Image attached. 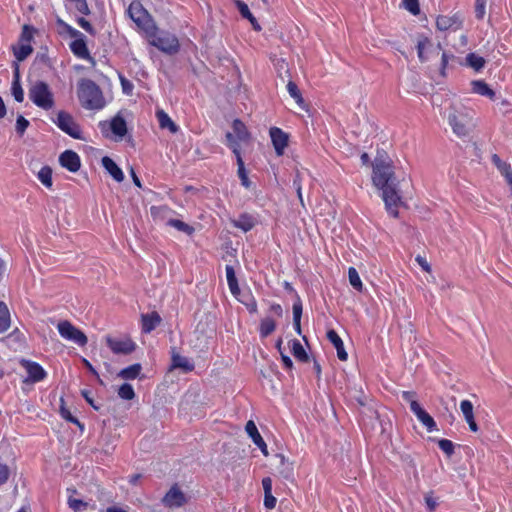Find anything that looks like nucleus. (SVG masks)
Segmentation results:
<instances>
[{"mask_svg": "<svg viewBox=\"0 0 512 512\" xmlns=\"http://www.w3.org/2000/svg\"><path fill=\"white\" fill-rule=\"evenodd\" d=\"M373 184L378 188L397 184L392 163L389 159L376 157L373 164Z\"/></svg>", "mask_w": 512, "mask_h": 512, "instance_id": "nucleus-3", "label": "nucleus"}, {"mask_svg": "<svg viewBox=\"0 0 512 512\" xmlns=\"http://www.w3.org/2000/svg\"><path fill=\"white\" fill-rule=\"evenodd\" d=\"M276 498L272 495V493L264 494V506L267 509H273L276 506Z\"/></svg>", "mask_w": 512, "mask_h": 512, "instance_id": "nucleus-60", "label": "nucleus"}, {"mask_svg": "<svg viewBox=\"0 0 512 512\" xmlns=\"http://www.w3.org/2000/svg\"><path fill=\"white\" fill-rule=\"evenodd\" d=\"M9 474H10V471H9L8 466L6 464H3L0 462V485L7 482L8 478H9Z\"/></svg>", "mask_w": 512, "mask_h": 512, "instance_id": "nucleus-57", "label": "nucleus"}, {"mask_svg": "<svg viewBox=\"0 0 512 512\" xmlns=\"http://www.w3.org/2000/svg\"><path fill=\"white\" fill-rule=\"evenodd\" d=\"M118 395L124 400H132L135 397V392L131 384L124 383L119 387Z\"/></svg>", "mask_w": 512, "mask_h": 512, "instance_id": "nucleus-45", "label": "nucleus"}, {"mask_svg": "<svg viewBox=\"0 0 512 512\" xmlns=\"http://www.w3.org/2000/svg\"><path fill=\"white\" fill-rule=\"evenodd\" d=\"M472 91L481 96L488 97L493 99L495 97V92L482 80H475L471 82Z\"/></svg>", "mask_w": 512, "mask_h": 512, "instance_id": "nucleus-29", "label": "nucleus"}, {"mask_svg": "<svg viewBox=\"0 0 512 512\" xmlns=\"http://www.w3.org/2000/svg\"><path fill=\"white\" fill-rule=\"evenodd\" d=\"M455 24V20L449 16H439L436 20V26L439 30H448Z\"/></svg>", "mask_w": 512, "mask_h": 512, "instance_id": "nucleus-47", "label": "nucleus"}, {"mask_svg": "<svg viewBox=\"0 0 512 512\" xmlns=\"http://www.w3.org/2000/svg\"><path fill=\"white\" fill-rule=\"evenodd\" d=\"M405 9H407L413 15H417L420 12L418 0H403Z\"/></svg>", "mask_w": 512, "mask_h": 512, "instance_id": "nucleus-53", "label": "nucleus"}, {"mask_svg": "<svg viewBox=\"0 0 512 512\" xmlns=\"http://www.w3.org/2000/svg\"><path fill=\"white\" fill-rule=\"evenodd\" d=\"M287 91L290 94V96L296 101V103L299 106H302L304 103V100L302 98V95L297 87V85L293 81H289L287 83Z\"/></svg>", "mask_w": 512, "mask_h": 512, "instance_id": "nucleus-43", "label": "nucleus"}, {"mask_svg": "<svg viewBox=\"0 0 512 512\" xmlns=\"http://www.w3.org/2000/svg\"><path fill=\"white\" fill-rule=\"evenodd\" d=\"M67 504L69 508H71L74 512H80L82 510H85L89 504L87 502H84L80 499H76L73 497H69Z\"/></svg>", "mask_w": 512, "mask_h": 512, "instance_id": "nucleus-49", "label": "nucleus"}, {"mask_svg": "<svg viewBox=\"0 0 512 512\" xmlns=\"http://www.w3.org/2000/svg\"><path fill=\"white\" fill-rule=\"evenodd\" d=\"M416 261L418 262V264L422 267V269L426 272H430L431 270V267L429 265V263L426 261V259L420 255H418L416 257Z\"/></svg>", "mask_w": 512, "mask_h": 512, "instance_id": "nucleus-64", "label": "nucleus"}, {"mask_svg": "<svg viewBox=\"0 0 512 512\" xmlns=\"http://www.w3.org/2000/svg\"><path fill=\"white\" fill-rule=\"evenodd\" d=\"M33 34H34V29L28 25H24L21 35H20L19 42L31 44Z\"/></svg>", "mask_w": 512, "mask_h": 512, "instance_id": "nucleus-50", "label": "nucleus"}, {"mask_svg": "<svg viewBox=\"0 0 512 512\" xmlns=\"http://www.w3.org/2000/svg\"><path fill=\"white\" fill-rule=\"evenodd\" d=\"M448 122L456 135L466 136L472 127V110L463 106H452Z\"/></svg>", "mask_w": 512, "mask_h": 512, "instance_id": "nucleus-2", "label": "nucleus"}, {"mask_svg": "<svg viewBox=\"0 0 512 512\" xmlns=\"http://www.w3.org/2000/svg\"><path fill=\"white\" fill-rule=\"evenodd\" d=\"M102 166L111 175V177L117 181L122 182L124 180V174L121 168L108 156H104L101 160Z\"/></svg>", "mask_w": 512, "mask_h": 512, "instance_id": "nucleus-21", "label": "nucleus"}, {"mask_svg": "<svg viewBox=\"0 0 512 512\" xmlns=\"http://www.w3.org/2000/svg\"><path fill=\"white\" fill-rule=\"evenodd\" d=\"M77 95L85 109L101 110L106 104L100 87L90 79L79 81Z\"/></svg>", "mask_w": 512, "mask_h": 512, "instance_id": "nucleus-1", "label": "nucleus"}, {"mask_svg": "<svg viewBox=\"0 0 512 512\" xmlns=\"http://www.w3.org/2000/svg\"><path fill=\"white\" fill-rule=\"evenodd\" d=\"M11 92H12L14 99L17 102H19V103L23 102L24 91H23L21 83H20V76H19V72H18L17 68L14 73V78H13L12 86H11Z\"/></svg>", "mask_w": 512, "mask_h": 512, "instance_id": "nucleus-31", "label": "nucleus"}, {"mask_svg": "<svg viewBox=\"0 0 512 512\" xmlns=\"http://www.w3.org/2000/svg\"><path fill=\"white\" fill-rule=\"evenodd\" d=\"M57 330L63 339L79 346H85L88 342L86 335L67 320L58 322Z\"/></svg>", "mask_w": 512, "mask_h": 512, "instance_id": "nucleus-7", "label": "nucleus"}, {"mask_svg": "<svg viewBox=\"0 0 512 512\" xmlns=\"http://www.w3.org/2000/svg\"><path fill=\"white\" fill-rule=\"evenodd\" d=\"M262 486L264 489V494L272 493V480L269 477L263 478Z\"/></svg>", "mask_w": 512, "mask_h": 512, "instance_id": "nucleus-63", "label": "nucleus"}, {"mask_svg": "<svg viewBox=\"0 0 512 512\" xmlns=\"http://www.w3.org/2000/svg\"><path fill=\"white\" fill-rule=\"evenodd\" d=\"M291 351L298 360L307 361L308 355L299 340L294 339L291 341Z\"/></svg>", "mask_w": 512, "mask_h": 512, "instance_id": "nucleus-40", "label": "nucleus"}, {"mask_svg": "<svg viewBox=\"0 0 512 512\" xmlns=\"http://www.w3.org/2000/svg\"><path fill=\"white\" fill-rule=\"evenodd\" d=\"M382 199L385 203L386 211L394 218L398 217V208L402 204L401 196L398 191V183L380 188Z\"/></svg>", "mask_w": 512, "mask_h": 512, "instance_id": "nucleus-8", "label": "nucleus"}, {"mask_svg": "<svg viewBox=\"0 0 512 512\" xmlns=\"http://www.w3.org/2000/svg\"><path fill=\"white\" fill-rule=\"evenodd\" d=\"M413 413L417 417V419L426 427L428 432H432L436 430V422L434 419L420 406V404H415L413 406Z\"/></svg>", "mask_w": 512, "mask_h": 512, "instance_id": "nucleus-20", "label": "nucleus"}, {"mask_svg": "<svg viewBox=\"0 0 512 512\" xmlns=\"http://www.w3.org/2000/svg\"><path fill=\"white\" fill-rule=\"evenodd\" d=\"M151 215L155 220L157 219H165L168 214H170L171 210L166 206H152L151 209Z\"/></svg>", "mask_w": 512, "mask_h": 512, "instance_id": "nucleus-48", "label": "nucleus"}, {"mask_svg": "<svg viewBox=\"0 0 512 512\" xmlns=\"http://www.w3.org/2000/svg\"><path fill=\"white\" fill-rule=\"evenodd\" d=\"M349 282L353 288L361 291L363 288L362 281L357 270L354 267H350L348 270Z\"/></svg>", "mask_w": 512, "mask_h": 512, "instance_id": "nucleus-44", "label": "nucleus"}, {"mask_svg": "<svg viewBox=\"0 0 512 512\" xmlns=\"http://www.w3.org/2000/svg\"><path fill=\"white\" fill-rule=\"evenodd\" d=\"M59 162L62 167L70 172H77L81 166L79 155L72 150L64 151L59 157Z\"/></svg>", "mask_w": 512, "mask_h": 512, "instance_id": "nucleus-16", "label": "nucleus"}, {"mask_svg": "<svg viewBox=\"0 0 512 512\" xmlns=\"http://www.w3.org/2000/svg\"><path fill=\"white\" fill-rule=\"evenodd\" d=\"M243 304L246 305L248 311L250 313H256L257 312V302L256 300L250 295L249 296V300H242V299H239Z\"/></svg>", "mask_w": 512, "mask_h": 512, "instance_id": "nucleus-58", "label": "nucleus"}, {"mask_svg": "<svg viewBox=\"0 0 512 512\" xmlns=\"http://www.w3.org/2000/svg\"><path fill=\"white\" fill-rule=\"evenodd\" d=\"M110 128L112 132L120 138H122L127 133L126 122L120 116H116L112 119L110 123Z\"/></svg>", "mask_w": 512, "mask_h": 512, "instance_id": "nucleus-33", "label": "nucleus"}, {"mask_svg": "<svg viewBox=\"0 0 512 512\" xmlns=\"http://www.w3.org/2000/svg\"><path fill=\"white\" fill-rule=\"evenodd\" d=\"M127 12L132 21L145 34H151L154 31V21L139 2H132Z\"/></svg>", "mask_w": 512, "mask_h": 512, "instance_id": "nucleus-6", "label": "nucleus"}, {"mask_svg": "<svg viewBox=\"0 0 512 512\" xmlns=\"http://www.w3.org/2000/svg\"><path fill=\"white\" fill-rule=\"evenodd\" d=\"M167 225L176 228L177 230L184 232L188 235H191L194 232V228L190 225L184 223L181 220L177 219H168Z\"/></svg>", "mask_w": 512, "mask_h": 512, "instance_id": "nucleus-42", "label": "nucleus"}, {"mask_svg": "<svg viewBox=\"0 0 512 512\" xmlns=\"http://www.w3.org/2000/svg\"><path fill=\"white\" fill-rule=\"evenodd\" d=\"M438 446L447 456H451L454 453V444L448 439H440Z\"/></svg>", "mask_w": 512, "mask_h": 512, "instance_id": "nucleus-51", "label": "nucleus"}, {"mask_svg": "<svg viewBox=\"0 0 512 512\" xmlns=\"http://www.w3.org/2000/svg\"><path fill=\"white\" fill-rule=\"evenodd\" d=\"M236 6L243 18H246L249 20V22L252 24L253 28L257 31L261 30V27L259 23L257 22L256 18L253 16V14L250 12L249 7L246 3H244L241 0L235 1Z\"/></svg>", "mask_w": 512, "mask_h": 512, "instance_id": "nucleus-28", "label": "nucleus"}, {"mask_svg": "<svg viewBox=\"0 0 512 512\" xmlns=\"http://www.w3.org/2000/svg\"><path fill=\"white\" fill-rule=\"evenodd\" d=\"M156 117L161 129H168L173 134L178 131V126L164 110H157Z\"/></svg>", "mask_w": 512, "mask_h": 512, "instance_id": "nucleus-25", "label": "nucleus"}, {"mask_svg": "<svg viewBox=\"0 0 512 512\" xmlns=\"http://www.w3.org/2000/svg\"><path fill=\"white\" fill-rule=\"evenodd\" d=\"M60 413H61V416H62L64 419H66L67 421L72 422V423H75V424H77L78 426H80V422L77 420V418H75V417L71 414V412H70L68 409H66V408H64V407H61V409H60Z\"/></svg>", "mask_w": 512, "mask_h": 512, "instance_id": "nucleus-59", "label": "nucleus"}, {"mask_svg": "<svg viewBox=\"0 0 512 512\" xmlns=\"http://www.w3.org/2000/svg\"><path fill=\"white\" fill-rule=\"evenodd\" d=\"M485 63V59L476 53H469L466 56V64L475 71H480L484 67Z\"/></svg>", "mask_w": 512, "mask_h": 512, "instance_id": "nucleus-35", "label": "nucleus"}, {"mask_svg": "<svg viewBox=\"0 0 512 512\" xmlns=\"http://www.w3.org/2000/svg\"><path fill=\"white\" fill-rule=\"evenodd\" d=\"M77 23L86 32H88L90 34H94V29H93L92 25L83 17L78 18Z\"/></svg>", "mask_w": 512, "mask_h": 512, "instance_id": "nucleus-62", "label": "nucleus"}, {"mask_svg": "<svg viewBox=\"0 0 512 512\" xmlns=\"http://www.w3.org/2000/svg\"><path fill=\"white\" fill-rule=\"evenodd\" d=\"M141 322L142 331L144 333H150L161 323V317L156 311H153L151 313L142 314Z\"/></svg>", "mask_w": 512, "mask_h": 512, "instance_id": "nucleus-22", "label": "nucleus"}, {"mask_svg": "<svg viewBox=\"0 0 512 512\" xmlns=\"http://www.w3.org/2000/svg\"><path fill=\"white\" fill-rule=\"evenodd\" d=\"M10 326V315L4 302L0 301V333L5 332Z\"/></svg>", "mask_w": 512, "mask_h": 512, "instance_id": "nucleus-38", "label": "nucleus"}, {"mask_svg": "<svg viewBox=\"0 0 512 512\" xmlns=\"http://www.w3.org/2000/svg\"><path fill=\"white\" fill-rule=\"evenodd\" d=\"M38 180L47 188L52 187V169L49 166H43L37 174Z\"/></svg>", "mask_w": 512, "mask_h": 512, "instance_id": "nucleus-39", "label": "nucleus"}, {"mask_svg": "<svg viewBox=\"0 0 512 512\" xmlns=\"http://www.w3.org/2000/svg\"><path fill=\"white\" fill-rule=\"evenodd\" d=\"M172 368L182 369L185 372H190L194 369V364L184 356L173 352L172 354Z\"/></svg>", "mask_w": 512, "mask_h": 512, "instance_id": "nucleus-27", "label": "nucleus"}, {"mask_svg": "<svg viewBox=\"0 0 512 512\" xmlns=\"http://www.w3.org/2000/svg\"><path fill=\"white\" fill-rule=\"evenodd\" d=\"M32 52L33 48L29 43L18 42L17 46H13V54L18 62L24 61Z\"/></svg>", "mask_w": 512, "mask_h": 512, "instance_id": "nucleus-30", "label": "nucleus"}, {"mask_svg": "<svg viewBox=\"0 0 512 512\" xmlns=\"http://www.w3.org/2000/svg\"><path fill=\"white\" fill-rule=\"evenodd\" d=\"M225 271H226V279H227L229 290L234 297L239 299L240 288L238 285V281H237V278L235 275L234 268L231 265H226Z\"/></svg>", "mask_w": 512, "mask_h": 512, "instance_id": "nucleus-26", "label": "nucleus"}, {"mask_svg": "<svg viewBox=\"0 0 512 512\" xmlns=\"http://www.w3.org/2000/svg\"><path fill=\"white\" fill-rule=\"evenodd\" d=\"M146 36L152 46L158 48L164 53L174 54L177 53L180 48L179 41L176 36L166 32L158 34L156 25L154 26V31L151 34H146Z\"/></svg>", "mask_w": 512, "mask_h": 512, "instance_id": "nucleus-5", "label": "nucleus"}, {"mask_svg": "<svg viewBox=\"0 0 512 512\" xmlns=\"http://www.w3.org/2000/svg\"><path fill=\"white\" fill-rule=\"evenodd\" d=\"M54 123L60 130L68 134L70 137L74 139H83L80 126L69 113L65 111L58 112Z\"/></svg>", "mask_w": 512, "mask_h": 512, "instance_id": "nucleus-9", "label": "nucleus"}, {"mask_svg": "<svg viewBox=\"0 0 512 512\" xmlns=\"http://www.w3.org/2000/svg\"><path fill=\"white\" fill-rule=\"evenodd\" d=\"M302 316V303L300 300L293 304V320H301Z\"/></svg>", "mask_w": 512, "mask_h": 512, "instance_id": "nucleus-61", "label": "nucleus"}, {"mask_svg": "<svg viewBox=\"0 0 512 512\" xmlns=\"http://www.w3.org/2000/svg\"><path fill=\"white\" fill-rule=\"evenodd\" d=\"M276 328V323L271 317H265L260 323V335L262 338L269 336Z\"/></svg>", "mask_w": 512, "mask_h": 512, "instance_id": "nucleus-37", "label": "nucleus"}, {"mask_svg": "<svg viewBox=\"0 0 512 512\" xmlns=\"http://www.w3.org/2000/svg\"><path fill=\"white\" fill-rule=\"evenodd\" d=\"M29 126V121L22 115H19L16 120V132L22 136Z\"/></svg>", "mask_w": 512, "mask_h": 512, "instance_id": "nucleus-52", "label": "nucleus"}, {"mask_svg": "<svg viewBox=\"0 0 512 512\" xmlns=\"http://www.w3.org/2000/svg\"><path fill=\"white\" fill-rule=\"evenodd\" d=\"M20 363L28 373V378L25 380L26 382H39L42 381L47 375L42 366L36 362L22 359Z\"/></svg>", "mask_w": 512, "mask_h": 512, "instance_id": "nucleus-13", "label": "nucleus"}, {"mask_svg": "<svg viewBox=\"0 0 512 512\" xmlns=\"http://www.w3.org/2000/svg\"><path fill=\"white\" fill-rule=\"evenodd\" d=\"M424 500L429 512H434L438 506V502L437 499L433 497V494L427 493L424 496Z\"/></svg>", "mask_w": 512, "mask_h": 512, "instance_id": "nucleus-55", "label": "nucleus"}, {"mask_svg": "<svg viewBox=\"0 0 512 512\" xmlns=\"http://www.w3.org/2000/svg\"><path fill=\"white\" fill-rule=\"evenodd\" d=\"M67 29L73 37H76V39L70 43L71 51L74 53V55L81 59H89L90 54L83 34L70 26H67Z\"/></svg>", "mask_w": 512, "mask_h": 512, "instance_id": "nucleus-11", "label": "nucleus"}, {"mask_svg": "<svg viewBox=\"0 0 512 512\" xmlns=\"http://www.w3.org/2000/svg\"><path fill=\"white\" fill-rule=\"evenodd\" d=\"M460 410L472 432L478 431V425L474 418L473 404L470 400H462L460 403Z\"/></svg>", "mask_w": 512, "mask_h": 512, "instance_id": "nucleus-19", "label": "nucleus"}, {"mask_svg": "<svg viewBox=\"0 0 512 512\" xmlns=\"http://www.w3.org/2000/svg\"><path fill=\"white\" fill-rule=\"evenodd\" d=\"M431 41L426 38V37H423V38H420L417 42V53H418V57L420 59L421 62H425L428 57L425 55V51L431 47Z\"/></svg>", "mask_w": 512, "mask_h": 512, "instance_id": "nucleus-41", "label": "nucleus"}, {"mask_svg": "<svg viewBox=\"0 0 512 512\" xmlns=\"http://www.w3.org/2000/svg\"><path fill=\"white\" fill-rule=\"evenodd\" d=\"M327 338L333 344L335 349L337 350V357L341 361H346L348 358V354L345 351L344 343H343L342 339L340 338V336L337 334V332L335 330H329L327 332Z\"/></svg>", "mask_w": 512, "mask_h": 512, "instance_id": "nucleus-23", "label": "nucleus"}, {"mask_svg": "<svg viewBox=\"0 0 512 512\" xmlns=\"http://www.w3.org/2000/svg\"><path fill=\"white\" fill-rule=\"evenodd\" d=\"M162 502L166 507L179 508L186 503V497L177 486H173L165 494Z\"/></svg>", "mask_w": 512, "mask_h": 512, "instance_id": "nucleus-14", "label": "nucleus"}, {"mask_svg": "<svg viewBox=\"0 0 512 512\" xmlns=\"http://www.w3.org/2000/svg\"><path fill=\"white\" fill-rule=\"evenodd\" d=\"M270 137L276 154L283 155L285 148L288 145V135L280 128L272 127L270 129Z\"/></svg>", "mask_w": 512, "mask_h": 512, "instance_id": "nucleus-15", "label": "nucleus"}, {"mask_svg": "<svg viewBox=\"0 0 512 512\" xmlns=\"http://www.w3.org/2000/svg\"><path fill=\"white\" fill-rule=\"evenodd\" d=\"M29 99L37 107L43 110H50L54 107V95L49 85L43 81H35L29 87Z\"/></svg>", "mask_w": 512, "mask_h": 512, "instance_id": "nucleus-4", "label": "nucleus"}, {"mask_svg": "<svg viewBox=\"0 0 512 512\" xmlns=\"http://www.w3.org/2000/svg\"><path fill=\"white\" fill-rule=\"evenodd\" d=\"M141 372V365L140 364H133L131 366H128L124 369H122L119 372V377L122 379L132 380L138 377V375Z\"/></svg>", "mask_w": 512, "mask_h": 512, "instance_id": "nucleus-36", "label": "nucleus"}, {"mask_svg": "<svg viewBox=\"0 0 512 512\" xmlns=\"http://www.w3.org/2000/svg\"><path fill=\"white\" fill-rule=\"evenodd\" d=\"M226 145L232 150V152L234 153V155L236 157L237 165H238V176L241 180L242 185L245 186L246 188H248L250 186V181L248 179V176H247V173H246V170L244 167V162L241 157V153L239 151L238 143L234 140L233 135L229 134L226 136Z\"/></svg>", "mask_w": 512, "mask_h": 512, "instance_id": "nucleus-10", "label": "nucleus"}, {"mask_svg": "<svg viewBox=\"0 0 512 512\" xmlns=\"http://www.w3.org/2000/svg\"><path fill=\"white\" fill-rule=\"evenodd\" d=\"M233 132H227L225 137L229 134L234 136V140L238 143L240 147V143H246L250 139V134L245 126V124L239 119H235L232 125Z\"/></svg>", "mask_w": 512, "mask_h": 512, "instance_id": "nucleus-18", "label": "nucleus"}, {"mask_svg": "<svg viewBox=\"0 0 512 512\" xmlns=\"http://www.w3.org/2000/svg\"><path fill=\"white\" fill-rule=\"evenodd\" d=\"M486 0H476L475 14L478 19H482L485 15Z\"/></svg>", "mask_w": 512, "mask_h": 512, "instance_id": "nucleus-56", "label": "nucleus"}, {"mask_svg": "<svg viewBox=\"0 0 512 512\" xmlns=\"http://www.w3.org/2000/svg\"><path fill=\"white\" fill-rule=\"evenodd\" d=\"M492 162L506 179L512 176L511 165L502 161L497 154L492 156Z\"/></svg>", "mask_w": 512, "mask_h": 512, "instance_id": "nucleus-34", "label": "nucleus"}, {"mask_svg": "<svg viewBox=\"0 0 512 512\" xmlns=\"http://www.w3.org/2000/svg\"><path fill=\"white\" fill-rule=\"evenodd\" d=\"M232 224L234 227L239 228L244 232H248L254 227L255 222L251 216L243 214L238 219L233 220Z\"/></svg>", "mask_w": 512, "mask_h": 512, "instance_id": "nucleus-32", "label": "nucleus"}, {"mask_svg": "<svg viewBox=\"0 0 512 512\" xmlns=\"http://www.w3.org/2000/svg\"><path fill=\"white\" fill-rule=\"evenodd\" d=\"M245 430H246L247 434L250 436V438L252 439L253 443L261 450V452L265 456H267L268 455L267 445H266L265 441L263 440L262 436L260 435L254 421L249 420L246 423Z\"/></svg>", "mask_w": 512, "mask_h": 512, "instance_id": "nucleus-17", "label": "nucleus"}, {"mask_svg": "<svg viewBox=\"0 0 512 512\" xmlns=\"http://www.w3.org/2000/svg\"><path fill=\"white\" fill-rule=\"evenodd\" d=\"M107 345L115 354H129L135 349V344L128 338H106Z\"/></svg>", "mask_w": 512, "mask_h": 512, "instance_id": "nucleus-12", "label": "nucleus"}, {"mask_svg": "<svg viewBox=\"0 0 512 512\" xmlns=\"http://www.w3.org/2000/svg\"><path fill=\"white\" fill-rule=\"evenodd\" d=\"M69 2L70 8H74L79 13L83 15H87L90 13L88 8V4L86 0H67Z\"/></svg>", "mask_w": 512, "mask_h": 512, "instance_id": "nucleus-46", "label": "nucleus"}, {"mask_svg": "<svg viewBox=\"0 0 512 512\" xmlns=\"http://www.w3.org/2000/svg\"><path fill=\"white\" fill-rule=\"evenodd\" d=\"M276 458L279 460V465L277 467L279 474L289 480L293 477V463L290 462L283 454H277Z\"/></svg>", "mask_w": 512, "mask_h": 512, "instance_id": "nucleus-24", "label": "nucleus"}, {"mask_svg": "<svg viewBox=\"0 0 512 512\" xmlns=\"http://www.w3.org/2000/svg\"><path fill=\"white\" fill-rule=\"evenodd\" d=\"M402 399L409 404L410 409H411L412 412H413V406L415 404H419L418 401L416 400L415 392H412V391H403L402 392Z\"/></svg>", "mask_w": 512, "mask_h": 512, "instance_id": "nucleus-54", "label": "nucleus"}]
</instances>
